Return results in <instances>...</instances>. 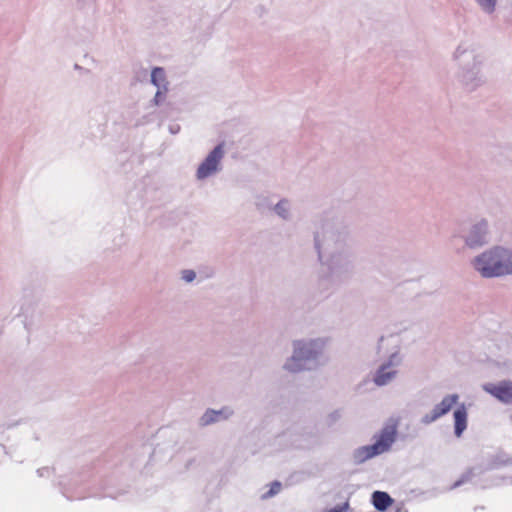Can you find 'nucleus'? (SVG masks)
I'll return each instance as SVG.
<instances>
[{"mask_svg":"<svg viewBox=\"0 0 512 512\" xmlns=\"http://www.w3.org/2000/svg\"><path fill=\"white\" fill-rule=\"evenodd\" d=\"M474 267L483 277H497L512 273V251L495 248L474 261Z\"/></svg>","mask_w":512,"mask_h":512,"instance_id":"1","label":"nucleus"},{"mask_svg":"<svg viewBox=\"0 0 512 512\" xmlns=\"http://www.w3.org/2000/svg\"><path fill=\"white\" fill-rule=\"evenodd\" d=\"M396 432L395 425L384 427L376 442L373 445L363 448L366 452V458H371L386 452L395 441Z\"/></svg>","mask_w":512,"mask_h":512,"instance_id":"2","label":"nucleus"},{"mask_svg":"<svg viewBox=\"0 0 512 512\" xmlns=\"http://www.w3.org/2000/svg\"><path fill=\"white\" fill-rule=\"evenodd\" d=\"M469 55L473 60V66L471 69H463L459 75V80L463 87L471 92L481 86L484 81L479 75L480 61L477 60V56L473 51L469 52Z\"/></svg>","mask_w":512,"mask_h":512,"instance_id":"3","label":"nucleus"},{"mask_svg":"<svg viewBox=\"0 0 512 512\" xmlns=\"http://www.w3.org/2000/svg\"><path fill=\"white\" fill-rule=\"evenodd\" d=\"M458 395H447L442 399V401L434 407L431 413L426 414L423 418L425 423H431L440 418L441 416L447 414L451 408L457 403Z\"/></svg>","mask_w":512,"mask_h":512,"instance_id":"4","label":"nucleus"},{"mask_svg":"<svg viewBox=\"0 0 512 512\" xmlns=\"http://www.w3.org/2000/svg\"><path fill=\"white\" fill-rule=\"evenodd\" d=\"M484 390L504 403H512V382L503 381L499 384H487Z\"/></svg>","mask_w":512,"mask_h":512,"instance_id":"5","label":"nucleus"},{"mask_svg":"<svg viewBox=\"0 0 512 512\" xmlns=\"http://www.w3.org/2000/svg\"><path fill=\"white\" fill-rule=\"evenodd\" d=\"M391 366H392L391 363L384 364L377 371V373L374 377V382L378 386L387 384L395 377L397 372H396V370H393Z\"/></svg>","mask_w":512,"mask_h":512,"instance_id":"6","label":"nucleus"},{"mask_svg":"<svg viewBox=\"0 0 512 512\" xmlns=\"http://www.w3.org/2000/svg\"><path fill=\"white\" fill-rule=\"evenodd\" d=\"M455 435L460 437L467 427V411L464 405L454 411Z\"/></svg>","mask_w":512,"mask_h":512,"instance_id":"7","label":"nucleus"},{"mask_svg":"<svg viewBox=\"0 0 512 512\" xmlns=\"http://www.w3.org/2000/svg\"><path fill=\"white\" fill-rule=\"evenodd\" d=\"M372 503L379 511H385L393 503V499L386 492L375 491L372 494Z\"/></svg>","mask_w":512,"mask_h":512,"instance_id":"8","label":"nucleus"},{"mask_svg":"<svg viewBox=\"0 0 512 512\" xmlns=\"http://www.w3.org/2000/svg\"><path fill=\"white\" fill-rule=\"evenodd\" d=\"M151 83L158 89L168 92V82L166 80L165 70L162 67H155L151 72Z\"/></svg>","mask_w":512,"mask_h":512,"instance_id":"9","label":"nucleus"},{"mask_svg":"<svg viewBox=\"0 0 512 512\" xmlns=\"http://www.w3.org/2000/svg\"><path fill=\"white\" fill-rule=\"evenodd\" d=\"M485 225L476 226L472 231V234L467 238V245L475 247L484 243Z\"/></svg>","mask_w":512,"mask_h":512,"instance_id":"10","label":"nucleus"},{"mask_svg":"<svg viewBox=\"0 0 512 512\" xmlns=\"http://www.w3.org/2000/svg\"><path fill=\"white\" fill-rule=\"evenodd\" d=\"M219 162H203L197 171L198 178L202 179L216 172Z\"/></svg>","mask_w":512,"mask_h":512,"instance_id":"11","label":"nucleus"},{"mask_svg":"<svg viewBox=\"0 0 512 512\" xmlns=\"http://www.w3.org/2000/svg\"><path fill=\"white\" fill-rule=\"evenodd\" d=\"M224 156V142L219 143L204 160H221Z\"/></svg>","mask_w":512,"mask_h":512,"instance_id":"12","label":"nucleus"},{"mask_svg":"<svg viewBox=\"0 0 512 512\" xmlns=\"http://www.w3.org/2000/svg\"><path fill=\"white\" fill-rule=\"evenodd\" d=\"M481 9L487 14H492L496 9L497 0H475Z\"/></svg>","mask_w":512,"mask_h":512,"instance_id":"13","label":"nucleus"},{"mask_svg":"<svg viewBox=\"0 0 512 512\" xmlns=\"http://www.w3.org/2000/svg\"><path fill=\"white\" fill-rule=\"evenodd\" d=\"M222 411H207L201 418L203 425L211 424L219 419V416L222 414Z\"/></svg>","mask_w":512,"mask_h":512,"instance_id":"14","label":"nucleus"},{"mask_svg":"<svg viewBox=\"0 0 512 512\" xmlns=\"http://www.w3.org/2000/svg\"><path fill=\"white\" fill-rule=\"evenodd\" d=\"M281 490V483L278 482V481H275L273 483H271L270 485V489L269 491L264 495V498H269V497H272L274 495H276L277 493H279Z\"/></svg>","mask_w":512,"mask_h":512,"instance_id":"15","label":"nucleus"},{"mask_svg":"<svg viewBox=\"0 0 512 512\" xmlns=\"http://www.w3.org/2000/svg\"><path fill=\"white\" fill-rule=\"evenodd\" d=\"M166 93L167 92H165L163 89H158L156 94H155V96H154V98H153V100H152L153 103L155 105H157V106L162 104L163 101L165 100Z\"/></svg>","mask_w":512,"mask_h":512,"instance_id":"16","label":"nucleus"},{"mask_svg":"<svg viewBox=\"0 0 512 512\" xmlns=\"http://www.w3.org/2000/svg\"><path fill=\"white\" fill-rule=\"evenodd\" d=\"M195 272L193 270H184L182 272V278L186 281V282H191L195 279Z\"/></svg>","mask_w":512,"mask_h":512,"instance_id":"17","label":"nucleus"},{"mask_svg":"<svg viewBox=\"0 0 512 512\" xmlns=\"http://www.w3.org/2000/svg\"><path fill=\"white\" fill-rule=\"evenodd\" d=\"M468 53V49L464 48L462 45H459L454 53V59L458 60L464 54Z\"/></svg>","mask_w":512,"mask_h":512,"instance_id":"18","label":"nucleus"},{"mask_svg":"<svg viewBox=\"0 0 512 512\" xmlns=\"http://www.w3.org/2000/svg\"><path fill=\"white\" fill-rule=\"evenodd\" d=\"M349 509V503L345 502L341 506H338L336 508L331 509L328 512H346Z\"/></svg>","mask_w":512,"mask_h":512,"instance_id":"19","label":"nucleus"},{"mask_svg":"<svg viewBox=\"0 0 512 512\" xmlns=\"http://www.w3.org/2000/svg\"><path fill=\"white\" fill-rule=\"evenodd\" d=\"M297 360H299L298 356L294 355V356L291 358L290 362L286 364V368H287V369H289V370H291V371H295V370H296V368L294 367V364H293V363H294V362H296Z\"/></svg>","mask_w":512,"mask_h":512,"instance_id":"20","label":"nucleus"},{"mask_svg":"<svg viewBox=\"0 0 512 512\" xmlns=\"http://www.w3.org/2000/svg\"><path fill=\"white\" fill-rule=\"evenodd\" d=\"M284 204H285V202H280L276 206V210H277L278 214H280L282 216H284V214H283V212H284V208H283Z\"/></svg>","mask_w":512,"mask_h":512,"instance_id":"21","label":"nucleus"},{"mask_svg":"<svg viewBox=\"0 0 512 512\" xmlns=\"http://www.w3.org/2000/svg\"><path fill=\"white\" fill-rule=\"evenodd\" d=\"M178 130H179V126H177V129H176V128H173L172 126L170 127V131H171L172 133H176Z\"/></svg>","mask_w":512,"mask_h":512,"instance_id":"22","label":"nucleus"},{"mask_svg":"<svg viewBox=\"0 0 512 512\" xmlns=\"http://www.w3.org/2000/svg\"><path fill=\"white\" fill-rule=\"evenodd\" d=\"M74 68L75 69H81V67L78 64H75Z\"/></svg>","mask_w":512,"mask_h":512,"instance_id":"23","label":"nucleus"}]
</instances>
